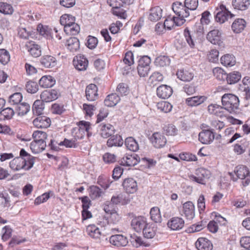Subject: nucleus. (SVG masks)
I'll return each instance as SVG.
<instances>
[{
    "instance_id": "obj_8",
    "label": "nucleus",
    "mask_w": 250,
    "mask_h": 250,
    "mask_svg": "<svg viewBox=\"0 0 250 250\" xmlns=\"http://www.w3.org/2000/svg\"><path fill=\"white\" fill-rule=\"evenodd\" d=\"M107 2L110 6L112 7L113 15L121 19H125L126 18L127 14L125 11L121 8V7L124 6L123 5H122L121 1L118 2L116 0H107Z\"/></svg>"
},
{
    "instance_id": "obj_56",
    "label": "nucleus",
    "mask_w": 250,
    "mask_h": 250,
    "mask_svg": "<svg viewBox=\"0 0 250 250\" xmlns=\"http://www.w3.org/2000/svg\"><path fill=\"white\" fill-rule=\"evenodd\" d=\"M22 96L20 92H16L9 97V102L12 105H18L21 103Z\"/></svg>"
},
{
    "instance_id": "obj_58",
    "label": "nucleus",
    "mask_w": 250,
    "mask_h": 250,
    "mask_svg": "<svg viewBox=\"0 0 250 250\" xmlns=\"http://www.w3.org/2000/svg\"><path fill=\"white\" fill-rule=\"evenodd\" d=\"M214 76L219 81H224L226 78L227 74L221 68L216 67L213 69Z\"/></svg>"
},
{
    "instance_id": "obj_11",
    "label": "nucleus",
    "mask_w": 250,
    "mask_h": 250,
    "mask_svg": "<svg viewBox=\"0 0 250 250\" xmlns=\"http://www.w3.org/2000/svg\"><path fill=\"white\" fill-rule=\"evenodd\" d=\"M147 225L146 219L142 216L135 217L131 221V225L136 232H141Z\"/></svg>"
},
{
    "instance_id": "obj_2",
    "label": "nucleus",
    "mask_w": 250,
    "mask_h": 250,
    "mask_svg": "<svg viewBox=\"0 0 250 250\" xmlns=\"http://www.w3.org/2000/svg\"><path fill=\"white\" fill-rule=\"evenodd\" d=\"M222 104L224 109L230 113H235L239 108L238 98L231 93H226L222 97Z\"/></svg>"
},
{
    "instance_id": "obj_26",
    "label": "nucleus",
    "mask_w": 250,
    "mask_h": 250,
    "mask_svg": "<svg viewBox=\"0 0 250 250\" xmlns=\"http://www.w3.org/2000/svg\"><path fill=\"white\" fill-rule=\"evenodd\" d=\"M25 48L33 57L37 58L41 55L40 46L35 44L34 42H27L25 44Z\"/></svg>"
},
{
    "instance_id": "obj_42",
    "label": "nucleus",
    "mask_w": 250,
    "mask_h": 250,
    "mask_svg": "<svg viewBox=\"0 0 250 250\" xmlns=\"http://www.w3.org/2000/svg\"><path fill=\"white\" fill-rule=\"evenodd\" d=\"M178 78L183 81H190L194 76L193 73L184 69L178 70L176 73Z\"/></svg>"
},
{
    "instance_id": "obj_35",
    "label": "nucleus",
    "mask_w": 250,
    "mask_h": 250,
    "mask_svg": "<svg viewBox=\"0 0 250 250\" xmlns=\"http://www.w3.org/2000/svg\"><path fill=\"white\" fill-rule=\"evenodd\" d=\"M55 84V80L51 76H44L39 81V84L43 88L51 87Z\"/></svg>"
},
{
    "instance_id": "obj_22",
    "label": "nucleus",
    "mask_w": 250,
    "mask_h": 250,
    "mask_svg": "<svg viewBox=\"0 0 250 250\" xmlns=\"http://www.w3.org/2000/svg\"><path fill=\"white\" fill-rule=\"evenodd\" d=\"M195 246L198 250H212L213 245L212 243L206 238L200 237L195 243Z\"/></svg>"
},
{
    "instance_id": "obj_54",
    "label": "nucleus",
    "mask_w": 250,
    "mask_h": 250,
    "mask_svg": "<svg viewBox=\"0 0 250 250\" xmlns=\"http://www.w3.org/2000/svg\"><path fill=\"white\" fill-rule=\"evenodd\" d=\"M157 106L160 111L165 113L169 112L172 108V105L166 101L158 103Z\"/></svg>"
},
{
    "instance_id": "obj_34",
    "label": "nucleus",
    "mask_w": 250,
    "mask_h": 250,
    "mask_svg": "<svg viewBox=\"0 0 250 250\" xmlns=\"http://www.w3.org/2000/svg\"><path fill=\"white\" fill-rule=\"evenodd\" d=\"M184 23V21L182 20H177L176 18L174 17L171 19H166L163 23L164 26L166 28L169 30L171 29L174 25L177 26H180Z\"/></svg>"
},
{
    "instance_id": "obj_50",
    "label": "nucleus",
    "mask_w": 250,
    "mask_h": 250,
    "mask_svg": "<svg viewBox=\"0 0 250 250\" xmlns=\"http://www.w3.org/2000/svg\"><path fill=\"white\" fill-rule=\"evenodd\" d=\"M151 219L155 223H160L162 220L160 209L158 207L152 208L150 211Z\"/></svg>"
},
{
    "instance_id": "obj_33",
    "label": "nucleus",
    "mask_w": 250,
    "mask_h": 250,
    "mask_svg": "<svg viewBox=\"0 0 250 250\" xmlns=\"http://www.w3.org/2000/svg\"><path fill=\"white\" fill-rule=\"evenodd\" d=\"M120 101V97L116 93H112L108 95L104 101L105 105L112 107L116 105Z\"/></svg>"
},
{
    "instance_id": "obj_5",
    "label": "nucleus",
    "mask_w": 250,
    "mask_h": 250,
    "mask_svg": "<svg viewBox=\"0 0 250 250\" xmlns=\"http://www.w3.org/2000/svg\"><path fill=\"white\" fill-rule=\"evenodd\" d=\"M234 172L237 177L242 180L243 185L244 186H248L250 183V169L246 166L244 165H239L237 166L234 170Z\"/></svg>"
},
{
    "instance_id": "obj_44",
    "label": "nucleus",
    "mask_w": 250,
    "mask_h": 250,
    "mask_svg": "<svg viewBox=\"0 0 250 250\" xmlns=\"http://www.w3.org/2000/svg\"><path fill=\"white\" fill-rule=\"evenodd\" d=\"M126 148L132 151H136L139 149V145L136 141L132 137L126 138L125 141Z\"/></svg>"
},
{
    "instance_id": "obj_15",
    "label": "nucleus",
    "mask_w": 250,
    "mask_h": 250,
    "mask_svg": "<svg viewBox=\"0 0 250 250\" xmlns=\"http://www.w3.org/2000/svg\"><path fill=\"white\" fill-rule=\"evenodd\" d=\"M33 125L38 128H46L51 124V120L49 118L45 116H39L33 121Z\"/></svg>"
},
{
    "instance_id": "obj_32",
    "label": "nucleus",
    "mask_w": 250,
    "mask_h": 250,
    "mask_svg": "<svg viewBox=\"0 0 250 250\" xmlns=\"http://www.w3.org/2000/svg\"><path fill=\"white\" fill-rule=\"evenodd\" d=\"M100 131L102 137L107 138L114 133V128L109 124H102L100 125Z\"/></svg>"
},
{
    "instance_id": "obj_55",
    "label": "nucleus",
    "mask_w": 250,
    "mask_h": 250,
    "mask_svg": "<svg viewBox=\"0 0 250 250\" xmlns=\"http://www.w3.org/2000/svg\"><path fill=\"white\" fill-rule=\"evenodd\" d=\"M164 132L167 135L174 136L177 134L178 129L172 124L165 125L163 127Z\"/></svg>"
},
{
    "instance_id": "obj_47",
    "label": "nucleus",
    "mask_w": 250,
    "mask_h": 250,
    "mask_svg": "<svg viewBox=\"0 0 250 250\" xmlns=\"http://www.w3.org/2000/svg\"><path fill=\"white\" fill-rule=\"evenodd\" d=\"M248 146V142L244 140L241 141V144H236L234 146L233 150L237 155H240L246 151Z\"/></svg>"
},
{
    "instance_id": "obj_52",
    "label": "nucleus",
    "mask_w": 250,
    "mask_h": 250,
    "mask_svg": "<svg viewBox=\"0 0 250 250\" xmlns=\"http://www.w3.org/2000/svg\"><path fill=\"white\" fill-rule=\"evenodd\" d=\"M30 107L29 104L26 103H22L18 104L15 110L18 115L23 116L29 111Z\"/></svg>"
},
{
    "instance_id": "obj_19",
    "label": "nucleus",
    "mask_w": 250,
    "mask_h": 250,
    "mask_svg": "<svg viewBox=\"0 0 250 250\" xmlns=\"http://www.w3.org/2000/svg\"><path fill=\"white\" fill-rule=\"evenodd\" d=\"M58 98V92L54 89L44 90L41 94V101L43 102H52Z\"/></svg>"
},
{
    "instance_id": "obj_12",
    "label": "nucleus",
    "mask_w": 250,
    "mask_h": 250,
    "mask_svg": "<svg viewBox=\"0 0 250 250\" xmlns=\"http://www.w3.org/2000/svg\"><path fill=\"white\" fill-rule=\"evenodd\" d=\"M73 64L76 69L79 71L85 70L88 66V61L83 55H79L74 57Z\"/></svg>"
},
{
    "instance_id": "obj_7",
    "label": "nucleus",
    "mask_w": 250,
    "mask_h": 250,
    "mask_svg": "<svg viewBox=\"0 0 250 250\" xmlns=\"http://www.w3.org/2000/svg\"><path fill=\"white\" fill-rule=\"evenodd\" d=\"M172 10L177 17L175 18L177 20L182 19L184 22L186 20L185 18H187L189 15L188 9L185 7V4L183 5L181 2L177 1L173 3Z\"/></svg>"
},
{
    "instance_id": "obj_43",
    "label": "nucleus",
    "mask_w": 250,
    "mask_h": 250,
    "mask_svg": "<svg viewBox=\"0 0 250 250\" xmlns=\"http://www.w3.org/2000/svg\"><path fill=\"white\" fill-rule=\"evenodd\" d=\"M241 78V74L238 71H233L226 75V79L228 83L234 84L237 83Z\"/></svg>"
},
{
    "instance_id": "obj_17",
    "label": "nucleus",
    "mask_w": 250,
    "mask_h": 250,
    "mask_svg": "<svg viewBox=\"0 0 250 250\" xmlns=\"http://www.w3.org/2000/svg\"><path fill=\"white\" fill-rule=\"evenodd\" d=\"M167 224V226L172 230H179L184 227L185 221L182 218L174 217L171 218Z\"/></svg>"
},
{
    "instance_id": "obj_41",
    "label": "nucleus",
    "mask_w": 250,
    "mask_h": 250,
    "mask_svg": "<svg viewBox=\"0 0 250 250\" xmlns=\"http://www.w3.org/2000/svg\"><path fill=\"white\" fill-rule=\"evenodd\" d=\"M206 98L204 96H194L187 98L186 100V104L190 106L198 105L203 103Z\"/></svg>"
},
{
    "instance_id": "obj_6",
    "label": "nucleus",
    "mask_w": 250,
    "mask_h": 250,
    "mask_svg": "<svg viewBox=\"0 0 250 250\" xmlns=\"http://www.w3.org/2000/svg\"><path fill=\"white\" fill-rule=\"evenodd\" d=\"M196 31H190L188 28H186L184 30V34L186 40L189 45V46L193 48L195 46L196 43V36L195 35L198 34L199 35H201L203 34V28L202 26H199L198 27V29L196 30L197 33L195 32Z\"/></svg>"
},
{
    "instance_id": "obj_61",
    "label": "nucleus",
    "mask_w": 250,
    "mask_h": 250,
    "mask_svg": "<svg viewBox=\"0 0 250 250\" xmlns=\"http://www.w3.org/2000/svg\"><path fill=\"white\" fill-rule=\"evenodd\" d=\"M179 156L180 159L186 161H195L197 160V157L195 155L188 152L181 153Z\"/></svg>"
},
{
    "instance_id": "obj_31",
    "label": "nucleus",
    "mask_w": 250,
    "mask_h": 250,
    "mask_svg": "<svg viewBox=\"0 0 250 250\" xmlns=\"http://www.w3.org/2000/svg\"><path fill=\"white\" fill-rule=\"evenodd\" d=\"M87 234L91 238L96 240H100L102 235L101 231L99 229L94 225H90L86 228Z\"/></svg>"
},
{
    "instance_id": "obj_10",
    "label": "nucleus",
    "mask_w": 250,
    "mask_h": 250,
    "mask_svg": "<svg viewBox=\"0 0 250 250\" xmlns=\"http://www.w3.org/2000/svg\"><path fill=\"white\" fill-rule=\"evenodd\" d=\"M214 133L212 130L203 129L198 135L199 141L203 144H210L214 139Z\"/></svg>"
},
{
    "instance_id": "obj_36",
    "label": "nucleus",
    "mask_w": 250,
    "mask_h": 250,
    "mask_svg": "<svg viewBox=\"0 0 250 250\" xmlns=\"http://www.w3.org/2000/svg\"><path fill=\"white\" fill-rule=\"evenodd\" d=\"M232 3L235 9L242 11L247 10L250 5V0H233Z\"/></svg>"
},
{
    "instance_id": "obj_21",
    "label": "nucleus",
    "mask_w": 250,
    "mask_h": 250,
    "mask_svg": "<svg viewBox=\"0 0 250 250\" xmlns=\"http://www.w3.org/2000/svg\"><path fill=\"white\" fill-rule=\"evenodd\" d=\"M109 241L111 244L117 247H125L128 243L127 238L122 234L111 236Z\"/></svg>"
},
{
    "instance_id": "obj_60",
    "label": "nucleus",
    "mask_w": 250,
    "mask_h": 250,
    "mask_svg": "<svg viewBox=\"0 0 250 250\" xmlns=\"http://www.w3.org/2000/svg\"><path fill=\"white\" fill-rule=\"evenodd\" d=\"M33 137L34 140H40L41 142H45V140L47 139V134L45 132L42 131H35L33 133Z\"/></svg>"
},
{
    "instance_id": "obj_59",
    "label": "nucleus",
    "mask_w": 250,
    "mask_h": 250,
    "mask_svg": "<svg viewBox=\"0 0 250 250\" xmlns=\"http://www.w3.org/2000/svg\"><path fill=\"white\" fill-rule=\"evenodd\" d=\"M9 52L4 49H0V62L2 64H7L10 61Z\"/></svg>"
},
{
    "instance_id": "obj_40",
    "label": "nucleus",
    "mask_w": 250,
    "mask_h": 250,
    "mask_svg": "<svg viewBox=\"0 0 250 250\" xmlns=\"http://www.w3.org/2000/svg\"><path fill=\"white\" fill-rule=\"evenodd\" d=\"M108 139L107 141V145L109 147L113 146H122L123 144L124 141L122 137L120 135H113Z\"/></svg>"
},
{
    "instance_id": "obj_49",
    "label": "nucleus",
    "mask_w": 250,
    "mask_h": 250,
    "mask_svg": "<svg viewBox=\"0 0 250 250\" xmlns=\"http://www.w3.org/2000/svg\"><path fill=\"white\" fill-rule=\"evenodd\" d=\"M60 23L65 27L66 25H70L75 22V18L71 15L64 14L60 18Z\"/></svg>"
},
{
    "instance_id": "obj_51",
    "label": "nucleus",
    "mask_w": 250,
    "mask_h": 250,
    "mask_svg": "<svg viewBox=\"0 0 250 250\" xmlns=\"http://www.w3.org/2000/svg\"><path fill=\"white\" fill-rule=\"evenodd\" d=\"M143 233L145 238L147 239L152 238L156 234V229L154 227L147 224L144 228Z\"/></svg>"
},
{
    "instance_id": "obj_24",
    "label": "nucleus",
    "mask_w": 250,
    "mask_h": 250,
    "mask_svg": "<svg viewBox=\"0 0 250 250\" xmlns=\"http://www.w3.org/2000/svg\"><path fill=\"white\" fill-rule=\"evenodd\" d=\"M172 88L167 85H161L157 88V96L162 99H167L172 94Z\"/></svg>"
},
{
    "instance_id": "obj_9",
    "label": "nucleus",
    "mask_w": 250,
    "mask_h": 250,
    "mask_svg": "<svg viewBox=\"0 0 250 250\" xmlns=\"http://www.w3.org/2000/svg\"><path fill=\"white\" fill-rule=\"evenodd\" d=\"M220 9L215 16V21L220 23H223L227 21L229 18H232L234 15L231 14L223 4L220 5Z\"/></svg>"
},
{
    "instance_id": "obj_20",
    "label": "nucleus",
    "mask_w": 250,
    "mask_h": 250,
    "mask_svg": "<svg viewBox=\"0 0 250 250\" xmlns=\"http://www.w3.org/2000/svg\"><path fill=\"white\" fill-rule=\"evenodd\" d=\"M129 202L130 199L128 196L122 193L113 195L110 201L111 204L113 205H125L128 204Z\"/></svg>"
},
{
    "instance_id": "obj_53",
    "label": "nucleus",
    "mask_w": 250,
    "mask_h": 250,
    "mask_svg": "<svg viewBox=\"0 0 250 250\" xmlns=\"http://www.w3.org/2000/svg\"><path fill=\"white\" fill-rule=\"evenodd\" d=\"M170 62V59L166 56H160L156 58L155 61L156 65L160 67H164L169 65Z\"/></svg>"
},
{
    "instance_id": "obj_64",
    "label": "nucleus",
    "mask_w": 250,
    "mask_h": 250,
    "mask_svg": "<svg viewBox=\"0 0 250 250\" xmlns=\"http://www.w3.org/2000/svg\"><path fill=\"white\" fill-rule=\"evenodd\" d=\"M26 88L28 92L35 93L38 90V85L36 82L29 81L26 84Z\"/></svg>"
},
{
    "instance_id": "obj_14",
    "label": "nucleus",
    "mask_w": 250,
    "mask_h": 250,
    "mask_svg": "<svg viewBox=\"0 0 250 250\" xmlns=\"http://www.w3.org/2000/svg\"><path fill=\"white\" fill-rule=\"evenodd\" d=\"M151 141L153 146L156 148L163 147L167 141L165 136L159 132L154 133L151 138Z\"/></svg>"
},
{
    "instance_id": "obj_3",
    "label": "nucleus",
    "mask_w": 250,
    "mask_h": 250,
    "mask_svg": "<svg viewBox=\"0 0 250 250\" xmlns=\"http://www.w3.org/2000/svg\"><path fill=\"white\" fill-rule=\"evenodd\" d=\"M91 129V126L89 122L82 121L79 122V127L73 129L72 133H75L74 136L75 139H82L85 132L88 136L92 135V133L90 132Z\"/></svg>"
},
{
    "instance_id": "obj_18",
    "label": "nucleus",
    "mask_w": 250,
    "mask_h": 250,
    "mask_svg": "<svg viewBox=\"0 0 250 250\" xmlns=\"http://www.w3.org/2000/svg\"><path fill=\"white\" fill-rule=\"evenodd\" d=\"M139 162L140 159L138 155L134 154L133 155H127L123 157L120 161L121 165L124 166H134L137 165Z\"/></svg>"
},
{
    "instance_id": "obj_39",
    "label": "nucleus",
    "mask_w": 250,
    "mask_h": 250,
    "mask_svg": "<svg viewBox=\"0 0 250 250\" xmlns=\"http://www.w3.org/2000/svg\"><path fill=\"white\" fill-rule=\"evenodd\" d=\"M223 107L216 104H211L208 106V111L210 114L220 117L223 115Z\"/></svg>"
},
{
    "instance_id": "obj_38",
    "label": "nucleus",
    "mask_w": 250,
    "mask_h": 250,
    "mask_svg": "<svg viewBox=\"0 0 250 250\" xmlns=\"http://www.w3.org/2000/svg\"><path fill=\"white\" fill-rule=\"evenodd\" d=\"M64 32L69 35H76L80 31V27L79 24L74 22L70 25H66L63 27Z\"/></svg>"
},
{
    "instance_id": "obj_45",
    "label": "nucleus",
    "mask_w": 250,
    "mask_h": 250,
    "mask_svg": "<svg viewBox=\"0 0 250 250\" xmlns=\"http://www.w3.org/2000/svg\"><path fill=\"white\" fill-rule=\"evenodd\" d=\"M221 63L226 66H232L236 62L234 56L230 54H226L221 58Z\"/></svg>"
},
{
    "instance_id": "obj_16",
    "label": "nucleus",
    "mask_w": 250,
    "mask_h": 250,
    "mask_svg": "<svg viewBox=\"0 0 250 250\" xmlns=\"http://www.w3.org/2000/svg\"><path fill=\"white\" fill-rule=\"evenodd\" d=\"M207 40L213 44L220 45L221 42V32L217 29L209 31L207 36Z\"/></svg>"
},
{
    "instance_id": "obj_4",
    "label": "nucleus",
    "mask_w": 250,
    "mask_h": 250,
    "mask_svg": "<svg viewBox=\"0 0 250 250\" xmlns=\"http://www.w3.org/2000/svg\"><path fill=\"white\" fill-rule=\"evenodd\" d=\"M210 175V172L209 170L204 168H199L195 171V175L191 174L189 175V179L201 184H205V179H208Z\"/></svg>"
},
{
    "instance_id": "obj_25",
    "label": "nucleus",
    "mask_w": 250,
    "mask_h": 250,
    "mask_svg": "<svg viewBox=\"0 0 250 250\" xmlns=\"http://www.w3.org/2000/svg\"><path fill=\"white\" fill-rule=\"evenodd\" d=\"M98 88L95 84H90L85 89L86 99L89 101H94L98 98Z\"/></svg>"
},
{
    "instance_id": "obj_37",
    "label": "nucleus",
    "mask_w": 250,
    "mask_h": 250,
    "mask_svg": "<svg viewBox=\"0 0 250 250\" xmlns=\"http://www.w3.org/2000/svg\"><path fill=\"white\" fill-rule=\"evenodd\" d=\"M66 46L70 51H77L80 48L79 41L77 38H70L67 40Z\"/></svg>"
},
{
    "instance_id": "obj_1",
    "label": "nucleus",
    "mask_w": 250,
    "mask_h": 250,
    "mask_svg": "<svg viewBox=\"0 0 250 250\" xmlns=\"http://www.w3.org/2000/svg\"><path fill=\"white\" fill-rule=\"evenodd\" d=\"M35 157L31 156L24 149H21L20 156L13 159L9 163L10 168L14 171L30 170L34 166Z\"/></svg>"
},
{
    "instance_id": "obj_13",
    "label": "nucleus",
    "mask_w": 250,
    "mask_h": 250,
    "mask_svg": "<svg viewBox=\"0 0 250 250\" xmlns=\"http://www.w3.org/2000/svg\"><path fill=\"white\" fill-rule=\"evenodd\" d=\"M124 189L128 193H134L138 189L137 182L132 178H126L123 182Z\"/></svg>"
},
{
    "instance_id": "obj_28",
    "label": "nucleus",
    "mask_w": 250,
    "mask_h": 250,
    "mask_svg": "<svg viewBox=\"0 0 250 250\" xmlns=\"http://www.w3.org/2000/svg\"><path fill=\"white\" fill-rule=\"evenodd\" d=\"M162 17V9L159 6H156L150 9L148 19L152 21H157Z\"/></svg>"
},
{
    "instance_id": "obj_29",
    "label": "nucleus",
    "mask_w": 250,
    "mask_h": 250,
    "mask_svg": "<svg viewBox=\"0 0 250 250\" xmlns=\"http://www.w3.org/2000/svg\"><path fill=\"white\" fill-rule=\"evenodd\" d=\"M41 64L46 68H52L57 64V60L55 57L50 55L42 56L40 60Z\"/></svg>"
},
{
    "instance_id": "obj_62",
    "label": "nucleus",
    "mask_w": 250,
    "mask_h": 250,
    "mask_svg": "<svg viewBox=\"0 0 250 250\" xmlns=\"http://www.w3.org/2000/svg\"><path fill=\"white\" fill-rule=\"evenodd\" d=\"M18 35L20 38L27 39L33 35V31L25 28H21L18 31Z\"/></svg>"
},
{
    "instance_id": "obj_63",
    "label": "nucleus",
    "mask_w": 250,
    "mask_h": 250,
    "mask_svg": "<svg viewBox=\"0 0 250 250\" xmlns=\"http://www.w3.org/2000/svg\"><path fill=\"white\" fill-rule=\"evenodd\" d=\"M184 4L188 10H195L198 6V0H185Z\"/></svg>"
},
{
    "instance_id": "obj_48",
    "label": "nucleus",
    "mask_w": 250,
    "mask_h": 250,
    "mask_svg": "<svg viewBox=\"0 0 250 250\" xmlns=\"http://www.w3.org/2000/svg\"><path fill=\"white\" fill-rule=\"evenodd\" d=\"M44 108L43 102L41 100H37L33 104L32 110L33 113L37 115H40L42 113Z\"/></svg>"
},
{
    "instance_id": "obj_46",
    "label": "nucleus",
    "mask_w": 250,
    "mask_h": 250,
    "mask_svg": "<svg viewBox=\"0 0 250 250\" xmlns=\"http://www.w3.org/2000/svg\"><path fill=\"white\" fill-rule=\"evenodd\" d=\"M15 114L13 108L7 107L0 112V120H5L11 119Z\"/></svg>"
},
{
    "instance_id": "obj_57",
    "label": "nucleus",
    "mask_w": 250,
    "mask_h": 250,
    "mask_svg": "<svg viewBox=\"0 0 250 250\" xmlns=\"http://www.w3.org/2000/svg\"><path fill=\"white\" fill-rule=\"evenodd\" d=\"M13 8L11 5L6 2H0V12L4 14H12Z\"/></svg>"
},
{
    "instance_id": "obj_27",
    "label": "nucleus",
    "mask_w": 250,
    "mask_h": 250,
    "mask_svg": "<svg viewBox=\"0 0 250 250\" xmlns=\"http://www.w3.org/2000/svg\"><path fill=\"white\" fill-rule=\"evenodd\" d=\"M246 26V21L243 19L238 18L235 20L231 25V29L235 33L242 32Z\"/></svg>"
},
{
    "instance_id": "obj_30",
    "label": "nucleus",
    "mask_w": 250,
    "mask_h": 250,
    "mask_svg": "<svg viewBox=\"0 0 250 250\" xmlns=\"http://www.w3.org/2000/svg\"><path fill=\"white\" fill-rule=\"evenodd\" d=\"M46 146L45 142L38 140L32 142L30 145V148L33 153H39L43 151Z\"/></svg>"
},
{
    "instance_id": "obj_23",
    "label": "nucleus",
    "mask_w": 250,
    "mask_h": 250,
    "mask_svg": "<svg viewBox=\"0 0 250 250\" xmlns=\"http://www.w3.org/2000/svg\"><path fill=\"white\" fill-rule=\"evenodd\" d=\"M183 212L188 220L192 219L195 215L194 205L192 202L188 201L183 204Z\"/></svg>"
}]
</instances>
